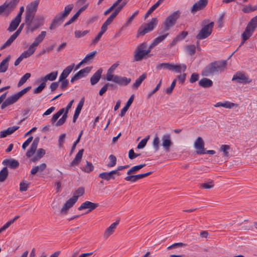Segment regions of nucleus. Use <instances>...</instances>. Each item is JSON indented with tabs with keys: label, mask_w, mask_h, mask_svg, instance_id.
I'll return each mask as SVG.
<instances>
[{
	"label": "nucleus",
	"mask_w": 257,
	"mask_h": 257,
	"mask_svg": "<svg viewBox=\"0 0 257 257\" xmlns=\"http://www.w3.org/2000/svg\"><path fill=\"white\" fill-rule=\"evenodd\" d=\"M226 66L225 60L215 61L207 65L202 70V76H209L214 73L223 71Z\"/></svg>",
	"instance_id": "f257e3e1"
},
{
	"label": "nucleus",
	"mask_w": 257,
	"mask_h": 257,
	"mask_svg": "<svg viewBox=\"0 0 257 257\" xmlns=\"http://www.w3.org/2000/svg\"><path fill=\"white\" fill-rule=\"evenodd\" d=\"M39 2L40 0H35L27 6L25 17H27V20L30 17H34Z\"/></svg>",
	"instance_id": "f8f14e48"
},
{
	"label": "nucleus",
	"mask_w": 257,
	"mask_h": 257,
	"mask_svg": "<svg viewBox=\"0 0 257 257\" xmlns=\"http://www.w3.org/2000/svg\"><path fill=\"white\" fill-rule=\"evenodd\" d=\"M257 28V15L253 17L247 23L244 32L241 36L242 41L239 47L242 45L247 40H248L253 34Z\"/></svg>",
	"instance_id": "7ed1b4c3"
},
{
	"label": "nucleus",
	"mask_w": 257,
	"mask_h": 257,
	"mask_svg": "<svg viewBox=\"0 0 257 257\" xmlns=\"http://www.w3.org/2000/svg\"><path fill=\"white\" fill-rule=\"evenodd\" d=\"M44 20V17L40 16H38L35 18L34 17H30L28 20L27 17H25V22L26 25V33H33L34 31L38 29L43 25Z\"/></svg>",
	"instance_id": "f03ea898"
},
{
	"label": "nucleus",
	"mask_w": 257,
	"mask_h": 257,
	"mask_svg": "<svg viewBox=\"0 0 257 257\" xmlns=\"http://www.w3.org/2000/svg\"><path fill=\"white\" fill-rule=\"evenodd\" d=\"M186 66L185 64H174L173 63L172 71L176 73L184 72L186 69Z\"/></svg>",
	"instance_id": "79ce46f5"
},
{
	"label": "nucleus",
	"mask_w": 257,
	"mask_h": 257,
	"mask_svg": "<svg viewBox=\"0 0 257 257\" xmlns=\"http://www.w3.org/2000/svg\"><path fill=\"white\" fill-rule=\"evenodd\" d=\"M9 175L8 169L4 167L0 171V182H4L8 178Z\"/></svg>",
	"instance_id": "49530a36"
},
{
	"label": "nucleus",
	"mask_w": 257,
	"mask_h": 257,
	"mask_svg": "<svg viewBox=\"0 0 257 257\" xmlns=\"http://www.w3.org/2000/svg\"><path fill=\"white\" fill-rule=\"evenodd\" d=\"M119 221H116L115 222L112 223L108 227H107L104 232V236L105 237H108L114 231L116 226L118 224Z\"/></svg>",
	"instance_id": "c85d7f7f"
},
{
	"label": "nucleus",
	"mask_w": 257,
	"mask_h": 257,
	"mask_svg": "<svg viewBox=\"0 0 257 257\" xmlns=\"http://www.w3.org/2000/svg\"><path fill=\"white\" fill-rule=\"evenodd\" d=\"M11 59V56L8 55L0 63V71L1 72H5L9 66V62Z\"/></svg>",
	"instance_id": "f704fd0d"
},
{
	"label": "nucleus",
	"mask_w": 257,
	"mask_h": 257,
	"mask_svg": "<svg viewBox=\"0 0 257 257\" xmlns=\"http://www.w3.org/2000/svg\"><path fill=\"white\" fill-rule=\"evenodd\" d=\"M30 77L31 74L30 73H26L20 79L19 82H18V86L20 87L23 85Z\"/></svg>",
	"instance_id": "5fc2aeb1"
},
{
	"label": "nucleus",
	"mask_w": 257,
	"mask_h": 257,
	"mask_svg": "<svg viewBox=\"0 0 257 257\" xmlns=\"http://www.w3.org/2000/svg\"><path fill=\"white\" fill-rule=\"evenodd\" d=\"M214 187L213 181L211 180L210 181L206 183H202L200 185V187L203 189H209L212 188Z\"/></svg>",
	"instance_id": "bf43d9fd"
},
{
	"label": "nucleus",
	"mask_w": 257,
	"mask_h": 257,
	"mask_svg": "<svg viewBox=\"0 0 257 257\" xmlns=\"http://www.w3.org/2000/svg\"><path fill=\"white\" fill-rule=\"evenodd\" d=\"M64 19L65 18L62 17L60 13L56 15L51 24L49 28L51 30L55 29L63 22Z\"/></svg>",
	"instance_id": "412c9836"
},
{
	"label": "nucleus",
	"mask_w": 257,
	"mask_h": 257,
	"mask_svg": "<svg viewBox=\"0 0 257 257\" xmlns=\"http://www.w3.org/2000/svg\"><path fill=\"white\" fill-rule=\"evenodd\" d=\"M20 0H11L6 1L0 6V15L4 14L8 16L16 8Z\"/></svg>",
	"instance_id": "423d86ee"
},
{
	"label": "nucleus",
	"mask_w": 257,
	"mask_h": 257,
	"mask_svg": "<svg viewBox=\"0 0 257 257\" xmlns=\"http://www.w3.org/2000/svg\"><path fill=\"white\" fill-rule=\"evenodd\" d=\"M102 72V69H98L90 78V83L92 85L96 84L99 80Z\"/></svg>",
	"instance_id": "7c9ffc66"
},
{
	"label": "nucleus",
	"mask_w": 257,
	"mask_h": 257,
	"mask_svg": "<svg viewBox=\"0 0 257 257\" xmlns=\"http://www.w3.org/2000/svg\"><path fill=\"white\" fill-rule=\"evenodd\" d=\"M194 146L196 149V152L197 154L201 155L205 154L204 142L201 137H198L197 138L194 143Z\"/></svg>",
	"instance_id": "4468645a"
},
{
	"label": "nucleus",
	"mask_w": 257,
	"mask_h": 257,
	"mask_svg": "<svg viewBox=\"0 0 257 257\" xmlns=\"http://www.w3.org/2000/svg\"><path fill=\"white\" fill-rule=\"evenodd\" d=\"M20 98L16 93L14 95L8 97L2 104L1 108L4 109L9 105H10L17 102Z\"/></svg>",
	"instance_id": "6ab92c4d"
},
{
	"label": "nucleus",
	"mask_w": 257,
	"mask_h": 257,
	"mask_svg": "<svg viewBox=\"0 0 257 257\" xmlns=\"http://www.w3.org/2000/svg\"><path fill=\"white\" fill-rule=\"evenodd\" d=\"M97 54L96 51H94L89 53L85 57L82 59L86 64H89L93 61L94 59L96 54Z\"/></svg>",
	"instance_id": "ea45409f"
},
{
	"label": "nucleus",
	"mask_w": 257,
	"mask_h": 257,
	"mask_svg": "<svg viewBox=\"0 0 257 257\" xmlns=\"http://www.w3.org/2000/svg\"><path fill=\"white\" fill-rule=\"evenodd\" d=\"M145 166H146L145 164H141L139 165L133 166L127 171V174L131 175L134 173H135L138 172L140 169L143 168Z\"/></svg>",
	"instance_id": "a18cd8bd"
},
{
	"label": "nucleus",
	"mask_w": 257,
	"mask_h": 257,
	"mask_svg": "<svg viewBox=\"0 0 257 257\" xmlns=\"http://www.w3.org/2000/svg\"><path fill=\"white\" fill-rule=\"evenodd\" d=\"M20 0H11L6 1L0 6V15L4 14L8 16L16 8Z\"/></svg>",
	"instance_id": "0eeeda50"
},
{
	"label": "nucleus",
	"mask_w": 257,
	"mask_h": 257,
	"mask_svg": "<svg viewBox=\"0 0 257 257\" xmlns=\"http://www.w3.org/2000/svg\"><path fill=\"white\" fill-rule=\"evenodd\" d=\"M230 146L227 145H222L219 148V151L222 153V156L224 159H228L229 158V150Z\"/></svg>",
	"instance_id": "2f4dec72"
},
{
	"label": "nucleus",
	"mask_w": 257,
	"mask_h": 257,
	"mask_svg": "<svg viewBox=\"0 0 257 257\" xmlns=\"http://www.w3.org/2000/svg\"><path fill=\"white\" fill-rule=\"evenodd\" d=\"M138 14H139V11L138 10L136 11L131 17L128 18L126 22L124 24L123 27H126L128 25H130L132 23V22L133 21V20L134 19V18L138 15Z\"/></svg>",
	"instance_id": "6e6d98bb"
},
{
	"label": "nucleus",
	"mask_w": 257,
	"mask_h": 257,
	"mask_svg": "<svg viewBox=\"0 0 257 257\" xmlns=\"http://www.w3.org/2000/svg\"><path fill=\"white\" fill-rule=\"evenodd\" d=\"M58 71H53L49 74H47L43 78L41 79V80L46 83L48 80L54 81L55 80L57 76Z\"/></svg>",
	"instance_id": "58836bf2"
},
{
	"label": "nucleus",
	"mask_w": 257,
	"mask_h": 257,
	"mask_svg": "<svg viewBox=\"0 0 257 257\" xmlns=\"http://www.w3.org/2000/svg\"><path fill=\"white\" fill-rule=\"evenodd\" d=\"M99 206L98 203H95L89 201H86L81 204V205L78 208L79 210L88 209L87 212H89L92 210L95 209Z\"/></svg>",
	"instance_id": "a211bd4d"
},
{
	"label": "nucleus",
	"mask_w": 257,
	"mask_h": 257,
	"mask_svg": "<svg viewBox=\"0 0 257 257\" xmlns=\"http://www.w3.org/2000/svg\"><path fill=\"white\" fill-rule=\"evenodd\" d=\"M159 143L160 139L157 136H156L153 141V146L155 151H158L159 150Z\"/></svg>",
	"instance_id": "69168bd1"
},
{
	"label": "nucleus",
	"mask_w": 257,
	"mask_h": 257,
	"mask_svg": "<svg viewBox=\"0 0 257 257\" xmlns=\"http://www.w3.org/2000/svg\"><path fill=\"white\" fill-rule=\"evenodd\" d=\"M46 35L45 31L41 32V34L36 37L33 43L29 46L28 49L21 54L20 56L23 59L29 57L35 52L37 46L43 41Z\"/></svg>",
	"instance_id": "20e7f679"
},
{
	"label": "nucleus",
	"mask_w": 257,
	"mask_h": 257,
	"mask_svg": "<svg viewBox=\"0 0 257 257\" xmlns=\"http://www.w3.org/2000/svg\"><path fill=\"white\" fill-rule=\"evenodd\" d=\"M232 81H234L236 83L247 84L251 82V79L245 72L238 71L233 75Z\"/></svg>",
	"instance_id": "1a4fd4ad"
},
{
	"label": "nucleus",
	"mask_w": 257,
	"mask_h": 257,
	"mask_svg": "<svg viewBox=\"0 0 257 257\" xmlns=\"http://www.w3.org/2000/svg\"><path fill=\"white\" fill-rule=\"evenodd\" d=\"M173 63H162L158 64L156 66V69L158 70H162V69L172 71Z\"/></svg>",
	"instance_id": "a19ab883"
},
{
	"label": "nucleus",
	"mask_w": 257,
	"mask_h": 257,
	"mask_svg": "<svg viewBox=\"0 0 257 257\" xmlns=\"http://www.w3.org/2000/svg\"><path fill=\"white\" fill-rule=\"evenodd\" d=\"M147 47L146 43H143L138 46L134 55L136 61L142 60L146 55L151 52L152 48H150V45L148 48Z\"/></svg>",
	"instance_id": "39448f33"
},
{
	"label": "nucleus",
	"mask_w": 257,
	"mask_h": 257,
	"mask_svg": "<svg viewBox=\"0 0 257 257\" xmlns=\"http://www.w3.org/2000/svg\"><path fill=\"white\" fill-rule=\"evenodd\" d=\"M30 183L28 182L26 180H23L20 183V191L21 192L26 191L28 190Z\"/></svg>",
	"instance_id": "4d7b16f0"
},
{
	"label": "nucleus",
	"mask_w": 257,
	"mask_h": 257,
	"mask_svg": "<svg viewBox=\"0 0 257 257\" xmlns=\"http://www.w3.org/2000/svg\"><path fill=\"white\" fill-rule=\"evenodd\" d=\"M73 7L74 6L73 4H69L66 6L64 8V11L63 12L60 13V14L64 18H66L73 9Z\"/></svg>",
	"instance_id": "09e8293b"
},
{
	"label": "nucleus",
	"mask_w": 257,
	"mask_h": 257,
	"mask_svg": "<svg viewBox=\"0 0 257 257\" xmlns=\"http://www.w3.org/2000/svg\"><path fill=\"white\" fill-rule=\"evenodd\" d=\"M200 238L202 240H210L212 239V236L207 231H202L200 232Z\"/></svg>",
	"instance_id": "603ef678"
},
{
	"label": "nucleus",
	"mask_w": 257,
	"mask_h": 257,
	"mask_svg": "<svg viewBox=\"0 0 257 257\" xmlns=\"http://www.w3.org/2000/svg\"><path fill=\"white\" fill-rule=\"evenodd\" d=\"M169 33H166L164 35H163L162 36H159L155 38L152 43L150 45V48H153L155 46L157 45L163 41L168 36Z\"/></svg>",
	"instance_id": "c9c22d12"
},
{
	"label": "nucleus",
	"mask_w": 257,
	"mask_h": 257,
	"mask_svg": "<svg viewBox=\"0 0 257 257\" xmlns=\"http://www.w3.org/2000/svg\"><path fill=\"white\" fill-rule=\"evenodd\" d=\"M119 175V172H117V171L112 170L110 172H104L100 173L99 177L108 181L110 179H114L115 175L118 176Z\"/></svg>",
	"instance_id": "f3484780"
},
{
	"label": "nucleus",
	"mask_w": 257,
	"mask_h": 257,
	"mask_svg": "<svg viewBox=\"0 0 257 257\" xmlns=\"http://www.w3.org/2000/svg\"><path fill=\"white\" fill-rule=\"evenodd\" d=\"M199 85L203 88H208L213 85V82L209 79L204 78L199 81Z\"/></svg>",
	"instance_id": "4c0bfd02"
},
{
	"label": "nucleus",
	"mask_w": 257,
	"mask_h": 257,
	"mask_svg": "<svg viewBox=\"0 0 257 257\" xmlns=\"http://www.w3.org/2000/svg\"><path fill=\"white\" fill-rule=\"evenodd\" d=\"M187 35L188 32L187 31H182L180 34L176 36L174 39V41H179L183 40Z\"/></svg>",
	"instance_id": "0e129e2a"
},
{
	"label": "nucleus",
	"mask_w": 257,
	"mask_h": 257,
	"mask_svg": "<svg viewBox=\"0 0 257 257\" xmlns=\"http://www.w3.org/2000/svg\"><path fill=\"white\" fill-rule=\"evenodd\" d=\"M77 197L73 196L67 200L64 204L63 207L60 209V212L61 214H65L67 213L68 210L73 206V205L76 202Z\"/></svg>",
	"instance_id": "2eb2a0df"
},
{
	"label": "nucleus",
	"mask_w": 257,
	"mask_h": 257,
	"mask_svg": "<svg viewBox=\"0 0 257 257\" xmlns=\"http://www.w3.org/2000/svg\"><path fill=\"white\" fill-rule=\"evenodd\" d=\"M124 179L127 181H130L132 182H135L137 181L138 180L137 175H128L125 177Z\"/></svg>",
	"instance_id": "774afa93"
},
{
	"label": "nucleus",
	"mask_w": 257,
	"mask_h": 257,
	"mask_svg": "<svg viewBox=\"0 0 257 257\" xmlns=\"http://www.w3.org/2000/svg\"><path fill=\"white\" fill-rule=\"evenodd\" d=\"M213 26V22H211L208 25H205L201 29L198 34L196 36V38L201 40L208 37L212 33Z\"/></svg>",
	"instance_id": "9b49d317"
},
{
	"label": "nucleus",
	"mask_w": 257,
	"mask_h": 257,
	"mask_svg": "<svg viewBox=\"0 0 257 257\" xmlns=\"http://www.w3.org/2000/svg\"><path fill=\"white\" fill-rule=\"evenodd\" d=\"M17 37L14 34L9 38V39L1 47V50L4 49L10 46Z\"/></svg>",
	"instance_id": "de8ad7c7"
},
{
	"label": "nucleus",
	"mask_w": 257,
	"mask_h": 257,
	"mask_svg": "<svg viewBox=\"0 0 257 257\" xmlns=\"http://www.w3.org/2000/svg\"><path fill=\"white\" fill-rule=\"evenodd\" d=\"M111 81L115 84L125 86L131 82V79L126 77H121L120 76L116 75L114 76Z\"/></svg>",
	"instance_id": "dca6fc26"
},
{
	"label": "nucleus",
	"mask_w": 257,
	"mask_h": 257,
	"mask_svg": "<svg viewBox=\"0 0 257 257\" xmlns=\"http://www.w3.org/2000/svg\"><path fill=\"white\" fill-rule=\"evenodd\" d=\"M147 75L144 73L140 76L135 81L133 85V88L134 89H137L141 84L142 82L146 79Z\"/></svg>",
	"instance_id": "37998d69"
},
{
	"label": "nucleus",
	"mask_w": 257,
	"mask_h": 257,
	"mask_svg": "<svg viewBox=\"0 0 257 257\" xmlns=\"http://www.w3.org/2000/svg\"><path fill=\"white\" fill-rule=\"evenodd\" d=\"M21 22V19L16 17L11 22L7 30L10 32L15 31Z\"/></svg>",
	"instance_id": "393cba45"
},
{
	"label": "nucleus",
	"mask_w": 257,
	"mask_h": 257,
	"mask_svg": "<svg viewBox=\"0 0 257 257\" xmlns=\"http://www.w3.org/2000/svg\"><path fill=\"white\" fill-rule=\"evenodd\" d=\"M127 2L124 0L121 4H120L116 8L114 11L111 14V15L107 18L104 22L103 24L108 26L113 21L114 19L116 17L117 14L120 12L122 9L126 5Z\"/></svg>",
	"instance_id": "ddd939ff"
},
{
	"label": "nucleus",
	"mask_w": 257,
	"mask_h": 257,
	"mask_svg": "<svg viewBox=\"0 0 257 257\" xmlns=\"http://www.w3.org/2000/svg\"><path fill=\"white\" fill-rule=\"evenodd\" d=\"M150 136H148L146 138L142 140L141 142L139 143V144L137 146V149H142L144 148L146 144L147 143L149 139Z\"/></svg>",
	"instance_id": "e2e57ef3"
},
{
	"label": "nucleus",
	"mask_w": 257,
	"mask_h": 257,
	"mask_svg": "<svg viewBox=\"0 0 257 257\" xmlns=\"http://www.w3.org/2000/svg\"><path fill=\"white\" fill-rule=\"evenodd\" d=\"M3 165L8 166L11 169H16L19 166V162L13 159L4 160L2 162Z\"/></svg>",
	"instance_id": "b1692460"
},
{
	"label": "nucleus",
	"mask_w": 257,
	"mask_h": 257,
	"mask_svg": "<svg viewBox=\"0 0 257 257\" xmlns=\"http://www.w3.org/2000/svg\"><path fill=\"white\" fill-rule=\"evenodd\" d=\"M45 154V151L43 149H39L37 150L35 155L31 159L33 162H36L40 160Z\"/></svg>",
	"instance_id": "e433bc0d"
},
{
	"label": "nucleus",
	"mask_w": 257,
	"mask_h": 257,
	"mask_svg": "<svg viewBox=\"0 0 257 257\" xmlns=\"http://www.w3.org/2000/svg\"><path fill=\"white\" fill-rule=\"evenodd\" d=\"M64 111L65 109L64 108H61L53 115L51 118L52 124H54L55 123L58 118L64 112Z\"/></svg>",
	"instance_id": "8fccbe9b"
},
{
	"label": "nucleus",
	"mask_w": 257,
	"mask_h": 257,
	"mask_svg": "<svg viewBox=\"0 0 257 257\" xmlns=\"http://www.w3.org/2000/svg\"><path fill=\"white\" fill-rule=\"evenodd\" d=\"M19 218V216H16L13 219L10 220L8 221L6 224H5L3 226L0 228V233L3 231L6 230L8 229L11 225H12L14 222Z\"/></svg>",
	"instance_id": "c03bdc74"
},
{
	"label": "nucleus",
	"mask_w": 257,
	"mask_h": 257,
	"mask_svg": "<svg viewBox=\"0 0 257 257\" xmlns=\"http://www.w3.org/2000/svg\"><path fill=\"white\" fill-rule=\"evenodd\" d=\"M75 64L73 63L65 68L59 77V81L66 79L72 71Z\"/></svg>",
	"instance_id": "a878e982"
},
{
	"label": "nucleus",
	"mask_w": 257,
	"mask_h": 257,
	"mask_svg": "<svg viewBox=\"0 0 257 257\" xmlns=\"http://www.w3.org/2000/svg\"><path fill=\"white\" fill-rule=\"evenodd\" d=\"M84 150L81 149L79 151V152L77 153L76 155L75 156V158L74 160L71 162L70 165L71 166H76L79 164L80 163L83 154Z\"/></svg>",
	"instance_id": "c756f323"
},
{
	"label": "nucleus",
	"mask_w": 257,
	"mask_h": 257,
	"mask_svg": "<svg viewBox=\"0 0 257 257\" xmlns=\"http://www.w3.org/2000/svg\"><path fill=\"white\" fill-rule=\"evenodd\" d=\"M257 10V5L251 6L250 5L245 6L242 9V11L244 13H249Z\"/></svg>",
	"instance_id": "3c124183"
},
{
	"label": "nucleus",
	"mask_w": 257,
	"mask_h": 257,
	"mask_svg": "<svg viewBox=\"0 0 257 257\" xmlns=\"http://www.w3.org/2000/svg\"><path fill=\"white\" fill-rule=\"evenodd\" d=\"M46 83L42 81V82L33 90V92L35 94L40 93L43 89L46 87Z\"/></svg>",
	"instance_id": "052dcab7"
},
{
	"label": "nucleus",
	"mask_w": 257,
	"mask_h": 257,
	"mask_svg": "<svg viewBox=\"0 0 257 257\" xmlns=\"http://www.w3.org/2000/svg\"><path fill=\"white\" fill-rule=\"evenodd\" d=\"M181 12L176 11L166 18L163 22V27L165 31H168L176 23L177 20L180 16Z\"/></svg>",
	"instance_id": "6e6552de"
},
{
	"label": "nucleus",
	"mask_w": 257,
	"mask_h": 257,
	"mask_svg": "<svg viewBox=\"0 0 257 257\" xmlns=\"http://www.w3.org/2000/svg\"><path fill=\"white\" fill-rule=\"evenodd\" d=\"M118 66V64L117 63H114L108 69L106 76V79L107 81H111V80L113 79V77L116 76V75L113 74V73Z\"/></svg>",
	"instance_id": "bb28decb"
},
{
	"label": "nucleus",
	"mask_w": 257,
	"mask_h": 257,
	"mask_svg": "<svg viewBox=\"0 0 257 257\" xmlns=\"http://www.w3.org/2000/svg\"><path fill=\"white\" fill-rule=\"evenodd\" d=\"M19 128V126H13L8 127L7 130L1 131L0 133V138H3L6 137L7 136L10 135Z\"/></svg>",
	"instance_id": "cd10ccee"
},
{
	"label": "nucleus",
	"mask_w": 257,
	"mask_h": 257,
	"mask_svg": "<svg viewBox=\"0 0 257 257\" xmlns=\"http://www.w3.org/2000/svg\"><path fill=\"white\" fill-rule=\"evenodd\" d=\"M213 106L215 107L222 106L226 108L230 109L234 106L237 107L238 106V104L229 101H225L223 102H217L216 104H214Z\"/></svg>",
	"instance_id": "72a5a7b5"
},
{
	"label": "nucleus",
	"mask_w": 257,
	"mask_h": 257,
	"mask_svg": "<svg viewBox=\"0 0 257 257\" xmlns=\"http://www.w3.org/2000/svg\"><path fill=\"white\" fill-rule=\"evenodd\" d=\"M81 169L85 172L89 173L93 171L94 167L91 163L86 161L85 167L81 168Z\"/></svg>",
	"instance_id": "864d4df0"
},
{
	"label": "nucleus",
	"mask_w": 257,
	"mask_h": 257,
	"mask_svg": "<svg viewBox=\"0 0 257 257\" xmlns=\"http://www.w3.org/2000/svg\"><path fill=\"white\" fill-rule=\"evenodd\" d=\"M207 3L208 0H199L193 5L191 12L195 13L196 12L203 9L207 5Z\"/></svg>",
	"instance_id": "5701e85b"
},
{
	"label": "nucleus",
	"mask_w": 257,
	"mask_h": 257,
	"mask_svg": "<svg viewBox=\"0 0 257 257\" xmlns=\"http://www.w3.org/2000/svg\"><path fill=\"white\" fill-rule=\"evenodd\" d=\"M162 145L164 148V150L167 152H169L170 151V148L172 145L170 136L169 135H164L162 137Z\"/></svg>",
	"instance_id": "aec40b11"
},
{
	"label": "nucleus",
	"mask_w": 257,
	"mask_h": 257,
	"mask_svg": "<svg viewBox=\"0 0 257 257\" xmlns=\"http://www.w3.org/2000/svg\"><path fill=\"white\" fill-rule=\"evenodd\" d=\"M46 164L42 163L39 165L34 167L31 171V174L32 175H35L37 173H41L43 172L46 169Z\"/></svg>",
	"instance_id": "473e14b6"
},
{
	"label": "nucleus",
	"mask_w": 257,
	"mask_h": 257,
	"mask_svg": "<svg viewBox=\"0 0 257 257\" xmlns=\"http://www.w3.org/2000/svg\"><path fill=\"white\" fill-rule=\"evenodd\" d=\"M89 33V31L85 30L83 32H81L79 30L75 31L74 32L75 37L77 38H79L82 37L84 36L86 34Z\"/></svg>",
	"instance_id": "338daca9"
},
{
	"label": "nucleus",
	"mask_w": 257,
	"mask_h": 257,
	"mask_svg": "<svg viewBox=\"0 0 257 257\" xmlns=\"http://www.w3.org/2000/svg\"><path fill=\"white\" fill-rule=\"evenodd\" d=\"M39 140V137H37L34 140L30 148L27 151L26 153V156L28 157H30L34 155L37 148Z\"/></svg>",
	"instance_id": "4be33fe9"
},
{
	"label": "nucleus",
	"mask_w": 257,
	"mask_h": 257,
	"mask_svg": "<svg viewBox=\"0 0 257 257\" xmlns=\"http://www.w3.org/2000/svg\"><path fill=\"white\" fill-rule=\"evenodd\" d=\"M157 18H153L150 23L146 25L145 27H140L138 32L137 37H139V35H144L146 33L152 31L157 25Z\"/></svg>",
	"instance_id": "9d476101"
},
{
	"label": "nucleus",
	"mask_w": 257,
	"mask_h": 257,
	"mask_svg": "<svg viewBox=\"0 0 257 257\" xmlns=\"http://www.w3.org/2000/svg\"><path fill=\"white\" fill-rule=\"evenodd\" d=\"M67 117V115L66 114V113H64L62 117L60 118L57 122H55V123L54 124L56 126H61L62 124H63Z\"/></svg>",
	"instance_id": "680f3d73"
},
{
	"label": "nucleus",
	"mask_w": 257,
	"mask_h": 257,
	"mask_svg": "<svg viewBox=\"0 0 257 257\" xmlns=\"http://www.w3.org/2000/svg\"><path fill=\"white\" fill-rule=\"evenodd\" d=\"M109 159V162L107 164L108 167L111 168L114 166L116 163V158L113 155H110L108 157Z\"/></svg>",
	"instance_id": "13d9d810"
}]
</instances>
